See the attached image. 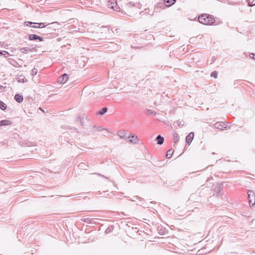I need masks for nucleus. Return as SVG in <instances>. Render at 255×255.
I'll return each mask as SVG.
<instances>
[{"instance_id":"nucleus-12","label":"nucleus","mask_w":255,"mask_h":255,"mask_svg":"<svg viewBox=\"0 0 255 255\" xmlns=\"http://www.w3.org/2000/svg\"><path fill=\"white\" fill-rule=\"evenodd\" d=\"M155 140L157 142V144L159 145H161L164 140V137L161 136L160 135H158L155 139Z\"/></svg>"},{"instance_id":"nucleus-28","label":"nucleus","mask_w":255,"mask_h":255,"mask_svg":"<svg viewBox=\"0 0 255 255\" xmlns=\"http://www.w3.org/2000/svg\"><path fill=\"white\" fill-rule=\"evenodd\" d=\"M75 121L76 122L79 123L82 126H83V123L82 122V119L81 117L79 116V117H77L76 118Z\"/></svg>"},{"instance_id":"nucleus-23","label":"nucleus","mask_w":255,"mask_h":255,"mask_svg":"<svg viewBox=\"0 0 255 255\" xmlns=\"http://www.w3.org/2000/svg\"><path fill=\"white\" fill-rule=\"evenodd\" d=\"M78 166L81 169L86 170L87 167H88V165L86 164L84 162H81L78 165Z\"/></svg>"},{"instance_id":"nucleus-7","label":"nucleus","mask_w":255,"mask_h":255,"mask_svg":"<svg viewBox=\"0 0 255 255\" xmlns=\"http://www.w3.org/2000/svg\"><path fill=\"white\" fill-rule=\"evenodd\" d=\"M194 137V133L193 132H191L189 133V134L186 136L185 138V141L186 143L188 144L189 145L190 144L191 142L192 141L193 138Z\"/></svg>"},{"instance_id":"nucleus-47","label":"nucleus","mask_w":255,"mask_h":255,"mask_svg":"<svg viewBox=\"0 0 255 255\" xmlns=\"http://www.w3.org/2000/svg\"><path fill=\"white\" fill-rule=\"evenodd\" d=\"M211 178H212H212H213V177L211 176L210 177L208 178V180H207V181H208L209 180H210V179H211Z\"/></svg>"},{"instance_id":"nucleus-11","label":"nucleus","mask_w":255,"mask_h":255,"mask_svg":"<svg viewBox=\"0 0 255 255\" xmlns=\"http://www.w3.org/2000/svg\"><path fill=\"white\" fill-rule=\"evenodd\" d=\"M214 127L215 128L223 130L224 128H226L225 125L223 123H216L214 125Z\"/></svg>"},{"instance_id":"nucleus-34","label":"nucleus","mask_w":255,"mask_h":255,"mask_svg":"<svg viewBox=\"0 0 255 255\" xmlns=\"http://www.w3.org/2000/svg\"><path fill=\"white\" fill-rule=\"evenodd\" d=\"M113 9H114V10H115L116 11H120L121 8L120 7V6H119V5L117 3V5H114V8H113Z\"/></svg>"},{"instance_id":"nucleus-39","label":"nucleus","mask_w":255,"mask_h":255,"mask_svg":"<svg viewBox=\"0 0 255 255\" xmlns=\"http://www.w3.org/2000/svg\"><path fill=\"white\" fill-rule=\"evenodd\" d=\"M148 112L150 115H153L154 116L156 115V112L155 111H153L148 110Z\"/></svg>"},{"instance_id":"nucleus-29","label":"nucleus","mask_w":255,"mask_h":255,"mask_svg":"<svg viewBox=\"0 0 255 255\" xmlns=\"http://www.w3.org/2000/svg\"><path fill=\"white\" fill-rule=\"evenodd\" d=\"M36 24H38V27L39 28H44L48 24H45V23L40 22V23H35Z\"/></svg>"},{"instance_id":"nucleus-30","label":"nucleus","mask_w":255,"mask_h":255,"mask_svg":"<svg viewBox=\"0 0 255 255\" xmlns=\"http://www.w3.org/2000/svg\"><path fill=\"white\" fill-rule=\"evenodd\" d=\"M249 6L255 5V0H247Z\"/></svg>"},{"instance_id":"nucleus-16","label":"nucleus","mask_w":255,"mask_h":255,"mask_svg":"<svg viewBox=\"0 0 255 255\" xmlns=\"http://www.w3.org/2000/svg\"><path fill=\"white\" fill-rule=\"evenodd\" d=\"M114 5H117V1L115 0H111L109 1L108 5L111 9L114 8Z\"/></svg>"},{"instance_id":"nucleus-27","label":"nucleus","mask_w":255,"mask_h":255,"mask_svg":"<svg viewBox=\"0 0 255 255\" xmlns=\"http://www.w3.org/2000/svg\"><path fill=\"white\" fill-rule=\"evenodd\" d=\"M181 123H182V122H181L180 120H177L176 122H174L173 125L175 127H181V126H183V124H181Z\"/></svg>"},{"instance_id":"nucleus-35","label":"nucleus","mask_w":255,"mask_h":255,"mask_svg":"<svg viewBox=\"0 0 255 255\" xmlns=\"http://www.w3.org/2000/svg\"><path fill=\"white\" fill-rule=\"evenodd\" d=\"M165 232V229H163V228H161V229L160 230H159V231H158V233H159L160 235H164Z\"/></svg>"},{"instance_id":"nucleus-43","label":"nucleus","mask_w":255,"mask_h":255,"mask_svg":"<svg viewBox=\"0 0 255 255\" xmlns=\"http://www.w3.org/2000/svg\"><path fill=\"white\" fill-rule=\"evenodd\" d=\"M32 27H33L34 28H39V27H38L37 25H32Z\"/></svg>"},{"instance_id":"nucleus-41","label":"nucleus","mask_w":255,"mask_h":255,"mask_svg":"<svg viewBox=\"0 0 255 255\" xmlns=\"http://www.w3.org/2000/svg\"><path fill=\"white\" fill-rule=\"evenodd\" d=\"M94 128H96L98 131H101L102 129L101 127H99L97 128H96V127H94Z\"/></svg>"},{"instance_id":"nucleus-3","label":"nucleus","mask_w":255,"mask_h":255,"mask_svg":"<svg viewBox=\"0 0 255 255\" xmlns=\"http://www.w3.org/2000/svg\"><path fill=\"white\" fill-rule=\"evenodd\" d=\"M162 2H160L157 4H155L154 6L153 11L154 13L159 12L161 9H163L165 7V5Z\"/></svg>"},{"instance_id":"nucleus-42","label":"nucleus","mask_w":255,"mask_h":255,"mask_svg":"<svg viewBox=\"0 0 255 255\" xmlns=\"http://www.w3.org/2000/svg\"><path fill=\"white\" fill-rule=\"evenodd\" d=\"M128 5H129V6H133L134 4H132L131 2H129L128 3Z\"/></svg>"},{"instance_id":"nucleus-44","label":"nucleus","mask_w":255,"mask_h":255,"mask_svg":"<svg viewBox=\"0 0 255 255\" xmlns=\"http://www.w3.org/2000/svg\"><path fill=\"white\" fill-rule=\"evenodd\" d=\"M14 63H16V61L14 60L13 61V63L10 62L11 65H13L14 66H15Z\"/></svg>"},{"instance_id":"nucleus-14","label":"nucleus","mask_w":255,"mask_h":255,"mask_svg":"<svg viewBox=\"0 0 255 255\" xmlns=\"http://www.w3.org/2000/svg\"><path fill=\"white\" fill-rule=\"evenodd\" d=\"M11 124V122L8 120H3L0 121V127L7 126Z\"/></svg>"},{"instance_id":"nucleus-19","label":"nucleus","mask_w":255,"mask_h":255,"mask_svg":"<svg viewBox=\"0 0 255 255\" xmlns=\"http://www.w3.org/2000/svg\"><path fill=\"white\" fill-rule=\"evenodd\" d=\"M108 108L106 107L103 108L101 110L97 112V114L99 115H103L107 112Z\"/></svg>"},{"instance_id":"nucleus-26","label":"nucleus","mask_w":255,"mask_h":255,"mask_svg":"<svg viewBox=\"0 0 255 255\" xmlns=\"http://www.w3.org/2000/svg\"><path fill=\"white\" fill-rule=\"evenodd\" d=\"M23 97L22 95L17 94V102L21 103L23 101Z\"/></svg>"},{"instance_id":"nucleus-48","label":"nucleus","mask_w":255,"mask_h":255,"mask_svg":"<svg viewBox=\"0 0 255 255\" xmlns=\"http://www.w3.org/2000/svg\"><path fill=\"white\" fill-rule=\"evenodd\" d=\"M3 88L2 86L0 85V89H2Z\"/></svg>"},{"instance_id":"nucleus-50","label":"nucleus","mask_w":255,"mask_h":255,"mask_svg":"<svg viewBox=\"0 0 255 255\" xmlns=\"http://www.w3.org/2000/svg\"><path fill=\"white\" fill-rule=\"evenodd\" d=\"M21 43H19V44H18V45H21ZM17 46H18V45H17Z\"/></svg>"},{"instance_id":"nucleus-1","label":"nucleus","mask_w":255,"mask_h":255,"mask_svg":"<svg viewBox=\"0 0 255 255\" xmlns=\"http://www.w3.org/2000/svg\"><path fill=\"white\" fill-rule=\"evenodd\" d=\"M198 20L200 23L205 25H212L215 22L212 15L204 13L201 14L198 17Z\"/></svg>"},{"instance_id":"nucleus-45","label":"nucleus","mask_w":255,"mask_h":255,"mask_svg":"<svg viewBox=\"0 0 255 255\" xmlns=\"http://www.w3.org/2000/svg\"><path fill=\"white\" fill-rule=\"evenodd\" d=\"M17 201H19L20 202H22L20 199H19V198H17Z\"/></svg>"},{"instance_id":"nucleus-15","label":"nucleus","mask_w":255,"mask_h":255,"mask_svg":"<svg viewBox=\"0 0 255 255\" xmlns=\"http://www.w3.org/2000/svg\"><path fill=\"white\" fill-rule=\"evenodd\" d=\"M81 221L83 222H85V223H87L88 224H91L95 223L93 219H91V218H83L81 219Z\"/></svg>"},{"instance_id":"nucleus-37","label":"nucleus","mask_w":255,"mask_h":255,"mask_svg":"<svg viewBox=\"0 0 255 255\" xmlns=\"http://www.w3.org/2000/svg\"><path fill=\"white\" fill-rule=\"evenodd\" d=\"M51 29L49 28H47V29H46L44 31H43V33L42 34L43 35H48L49 34V32L50 31V30Z\"/></svg>"},{"instance_id":"nucleus-8","label":"nucleus","mask_w":255,"mask_h":255,"mask_svg":"<svg viewBox=\"0 0 255 255\" xmlns=\"http://www.w3.org/2000/svg\"><path fill=\"white\" fill-rule=\"evenodd\" d=\"M223 187L222 183L218 184V185L215 187L214 190L217 196H219L220 195V193L223 190Z\"/></svg>"},{"instance_id":"nucleus-36","label":"nucleus","mask_w":255,"mask_h":255,"mask_svg":"<svg viewBox=\"0 0 255 255\" xmlns=\"http://www.w3.org/2000/svg\"><path fill=\"white\" fill-rule=\"evenodd\" d=\"M37 69L36 68H33L31 70V74L32 75H35L37 74Z\"/></svg>"},{"instance_id":"nucleus-25","label":"nucleus","mask_w":255,"mask_h":255,"mask_svg":"<svg viewBox=\"0 0 255 255\" xmlns=\"http://www.w3.org/2000/svg\"><path fill=\"white\" fill-rule=\"evenodd\" d=\"M173 136H174V142L175 143H177L180 139L179 136L178 135V134L177 133L175 132L173 134Z\"/></svg>"},{"instance_id":"nucleus-38","label":"nucleus","mask_w":255,"mask_h":255,"mask_svg":"<svg viewBox=\"0 0 255 255\" xmlns=\"http://www.w3.org/2000/svg\"><path fill=\"white\" fill-rule=\"evenodd\" d=\"M0 54H1L4 56V57H6L7 55L8 54V52L5 51H0Z\"/></svg>"},{"instance_id":"nucleus-10","label":"nucleus","mask_w":255,"mask_h":255,"mask_svg":"<svg viewBox=\"0 0 255 255\" xmlns=\"http://www.w3.org/2000/svg\"><path fill=\"white\" fill-rule=\"evenodd\" d=\"M176 0H164L163 3H165V7H169L175 3Z\"/></svg>"},{"instance_id":"nucleus-20","label":"nucleus","mask_w":255,"mask_h":255,"mask_svg":"<svg viewBox=\"0 0 255 255\" xmlns=\"http://www.w3.org/2000/svg\"><path fill=\"white\" fill-rule=\"evenodd\" d=\"M174 152V150L172 148L169 149L166 154V157L167 158H170Z\"/></svg>"},{"instance_id":"nucleus-2","label":"nucleus","mask_w":255,"mask_h":255,"mask_svg":"<svg viewBox=\"0 0 255 255\" xmlns=\"http://www.w3.org/2000/svg\"><path fill=\"white\" fill-rule=\"evenodd\" d=\"M248 196L250 206H251L252 204V206H253L255 204V194L254 192L251 190H249Z\"/></svg>"},{"instance_id":"nucleus-46","label":"nucleus","mask_w":255,"mask_h":255,"mask_svg":"<svg viewBox=\"0 0 255 255\" xmlns=\"http://www.w3.org/2000/svg\"><path fill=\"white\" fill-rule=\"evenodd\" d=\"M16 94L13 96V99L16 100Z\"/></svg>"},{"instance_id":"nucleus-33","label":"nucleus","mask_w":255,"mask_h":255,"mask_svg":"<svg viewBox=\"0 0 255 255\" xmlns=\"http://www.w3.org/2000/svg\"><path fill=\"white\" fill-rule=\"evenodd\" d=\"M24 24L26 26H31L32 27V25H31L32 24H35V22H32L31 21H26V22H24Z\"/></svg>"},{"instance_id":"nucleus-18","label":"nucleus","mask_w":255,"mask_h":255,"mask_svg":"<svg viewBox=\"0 0 255 255\" xmlns=\"http://www.w3.org/2000/svg\"><path fill=\"white\" fill-rule=\"evenodd\" d=\"M118 135H119L121 138L127 139L128 136H127V133L123 131H119L118 133Z\"/></svg>"},{"instance_id":"nucleus-9","label":"nucleus","mask_w":255,"mask_h":255,"mask_svg":"<svg viewBox=\"0 0 255 255\" xmlns=\"http://www.w3.org/2000/svg\"><path fill=\"white\" fill-rule=\"evenodd\" d=\"M17 49H19V51L23 53H27L29 51H32L33 49H34V47H32L31 49L28 48V47H20V46H18L17 47Z\"/></svg>"},{"instance_id":"nucleus-24","label":"nucleus","mask_w":255,"mask_h":255,"mask_svg":"<svg viewBox=\"0 0 255 255\" xmlns=\"http://www.w3.org/2000/svg\"><path fill=\"white\" fill-rule=\"evenodd\" d=\"M6 105L2 101H0V109L3 111L6 109Z\"/></svg>"},{"instance_id":"nucleus-31","label":"nucleus","mask_w":255,"mask_h":255,"mask_svg":"<svg viewBox=\"0 0 255 255\" xmlns=\"http://www.w3.org/2000/svg\"><path fill=\"white\" fill-rule=\"evenodd\" d=\"M210 75L212 77L216 78L218 76V72L216 71H214L211 73Z\"/></svg>"},{"instance_id":"nucleus-13","label":"nucleus","mask_w":255,"mask_h":255,"mask_svg":"<svg viewBox=\"0 0 255 255\" xmlns=\"http://www.w3.org/2000/svg\"><path fill=\"white\" fill-rule=\"evenodd\" d=\"M19 144L20 145L21 147H22V146L29 147L31 145L32 143L29 141H19Z\"/></svg>"},{"instance_id":"nucleus-4","label":"nucleus","mask_w":255,"mask_h":255,"mask_svg":"<svg viewBox=\"0 0 255 255\" xmlns=\"http://www.w3.org/2000/svg\"><path fill=\"white\" fill-rule=\"evenodd\" d=\"M68 75L67 74L65 73L58 77L57 81L58 83L63 84L68 81Z\"/></svg>"},{"instance_id":"nucleus-21","label":"nucleus","mask_w":255,"mask_h":255,"mask_svg":"<svg viewBox=\"0 0 255 255\" xmlns=\"http://www.w3.org/2000/svg\"><path fill=\"white\" fill-rule=\"evenodd\" d=\"M114 229V226L113 225L109 226L107 229L105 231V233L106 234H109L112 232Z\"/></svg>"},{"instance_id":"nucleus-6","label":"nucleus","mask_w":255,"mask_h":255,"mask_svg":"<svg viewBox=\"0 0 255 255\" xmlns=\"http://www.w3.org/2000/svg\"><path fill=\"white\" fill-rule=\"evenodd\" d=\"M128 142L132 143H136L138 140L137 135L131 133L128 137Z\"/></svg>"},{"instance_id":"nucleus-17","label":"nucleus","mask_w":255,"mask_h":255,"mask_svg":"<svg viewBox=\"0 0 255 255\" xmlns=\"http://www.w3.org/2000/svg\"><path fill=\"white\" fill-rule=\"evenodd\" d=\"M27 81V79L25 78V76H24L19 75L18 77H17V82L24 83Z\"/></svg>"},{"instance_id":"nucleus-5","label":"nucleus","mask_w":255,"mask_h":255,"mask_svg":"<svg viewBox=\"0 0 255 255\" xmlns=\"http://www.w3.org/2000/svg\"><path fill=\"white\" fill-rule=\"evenodd\" d=\"M28 39L31 41L39 40V41H43V38L42 37L37 35L35 34H30L28 35Z\"/></svg>"},{"instance_id":"nucleus-22","label":"nucleus","mask_w":255,"mask_h":255,"mask_svg":"<svg viewBox=\"0 0 255 255\" xmlns=\"http://www.w3.org/2000/svg\"><path fill=\"white\" fill-rule=\"evenodd\" d=\"M29 155L28 154H23L21 155L18 156L19 160H22L24 159H28L29 158Z\"/></svg>"},{"instance_id":"nucleus-32","label":"nucleus","mask_w":255,"mask_h":255,"mask_svg":"<svg viewBox=\"0 0 255 255\" xmlns=\"http://www.w3.org/2000/svg\"><path fill=\"white\" fill-rule=\"evenodd\" d=\"M145 12H146V13H147L148 14H149V15H153V14H154V11H153H153L150 10L149 9H148V8L145 9Z\"/></svg>"},{"instance_id":"nucleus-40","label":"nucleus","mask_w":255,"mask_h":255,"mask_svg":"<svg viewBox=\"0 0 255 255\" xmlns=\"http://www.w3.org/2000/svg\"><path fill=\"white\" fill-rule=\"evenodd\" d=\"M249 56L251 58L254 59L255 60V53H250Z\"/></svg>"},{"instance_id":"nucleus-49","label":"nucleus","mask_w":255,"mask_h":255,"mask_svg":"<svg viewBox=\"0 0 255 255\" xmlns=\"http://www.w3.org/2000/svg\"><path fill=\"white\" fill-rule=\"evenodd\" d=\"M16 64H17V65H18L19 66V64L17 62L16 63ZM17 67H18V66H17Z\"/></svg>"}]
</instances>
